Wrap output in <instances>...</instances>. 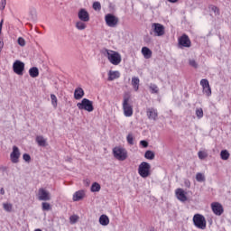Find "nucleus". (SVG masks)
<instances>
[{"label":"nucleus","mask_w":231,"mask_h":231,"mask_svg":"<svg viewBox=\"0 0 231 231\" xmlns=\"http://www.w3.org/2000/svg\"><path fill=\"white\" fill-rule=\"evenodd\" d=\"M42 210H51V206L48 202H42Z\"/></svg>","instance_id":"nucleus-37"},{"label":"nucleus","mask_w":231,"mask_h":231,"mask_svg":"<svg viewBox=\"0 0 231 231\" xmlns=\"http://www.w3.org/2000/svg\"><path fill=\"white\" fill-rule=\"evenodd\" d=\"M37 198L39 201H50L51 199V194L44 188H40L38 190Z\"/></svg>","instance_id":"nucleus-6"},{"label":"nucleus","mask_w":231,"mask_h":231,"mask_svg":"<svg viewBox=\"0 0 231 231\" xmlns=\"http://www.w3.org/2000/svg\"><path fill=\"white\" fill-rule=\"evenodd\" d=\"M6 8V0H1L0 10H5Z\"/></svg>","instance_id":"nucleus-43"},{"label":"nucleus","mask_w":231,"mask_h":231,"mask_svg":"<svg viewBox=\"0 0 231 231\" xmlns=\"http://www.w3.org/2000/svg\"><path fill=\"white\" fill-rule=\"evenodd\" d=\"M17 42H18L19 46H22V47L26 46V41L23 37H19L17 40Z\"/></svg>","instance_id":"nucleus-39"},{"label":"nucleus","mask_w":231,"mask_h":231,"mask_svg":"<svg viewBox=\"0 0 231 231\" xmlns=\"http://www.w3.org/2000/svg\"><path fill=\"white\" fill-rule=\"evenodd\" d=\"M193 223L195 226H197V228H200V230H205V228H207V220L203 215H194Z\"/></svg>","instance_id":"nucleus-5"},{"label":"nucleus","mask_w":231,"mask_h":231,"mask_svg":"<svg viewBox=\"0 0 231 231\" xmlns=\"http://www.w3.org/2000/svg\"><path fill=\"white\" fill-rule=\"evenodd\" d=\"M142 54L143 55L144 59H151L152 57V51L148 47L142 48Z\"/></svg>","instance_id":"nucleus-21"},{"label":"nucleus","mask_w":231,"mask_h":231,"mask_svg":"<svg viewBox=\"0 0 231 231\" xmlns=\"http://www.w3.org/2000/svg\"><path fill=\"white\" fill-rule=\"evenodd\" d=\"M150 89L152 91V93H159L160 89L158 88V86L152 84L150 86Z\"/></svg>","instance_id":"nucleus-40"},{"label":"nucleus","mask_w":231,"mask_h":231,"mask_svg":"<svg viewBox=\"0 0 231 231\" xmlns=\"http://www.w3.org/2000/svg\"><path fill=\"white\" fill-rule=\"evenodd\" d=\"M189 66H191V68H198V63L196 62L195 60H189Z\"/></svg>","instance_id":"nucleus-41"},{"label":"nucleus","mask_w":231,"mask_h":231,"mask_svg":"<svg viewBox=\"0 0 231 231\" xmlns=\"http://www.w3.org/2000/svg\"><path fill=\"white\" fill-rule=\"evenodd\" d=\"M196 180H197V181H199V183H203V181L206 180L205 174H203L201 172H198L196 174Z\"/></svg>","instance_id":"nucleus-29"},{"label":"nucleus","mask_w":231,"mask_h":231,"mask_svg":"<svg viewBox=\"0 0 231 231\" xmlns=\"http://www.w3.org/2000/svg\"><path fill=\"white\" fill-rule=\"evenodd\" d=\"M106 58L113 66H118L122 62V55L117 51L106 49Z\"/></svg>","instance_id":"nucleus-1"},{"label":"nucleus","mask_w":231,"mask_h":231,"mask_svg":"<svg viewBox=\"0 0 231 231\" xmlns=\"http://www.w3.org/2000/svg\"><path fill=\"white\" fill-rule=\"evenodd\" d=\"M220 157H221V160H228V158H230V152H228L226 150H222L220 152Z\"/></svg>","instance_id":"nucleus-26"},{"label":"nucleus","mask_w":231,"mask_h":231,"mask_svg":"<svg viewBox=\"0 0 231 231\" xmlns=\"http://www.w3.org/2000/svg\"><path fill=\"white\" fill-rule=\"evenodd\" d=\"M23 158L24 162H30L31 160H32V157H31L30 154H28V153H24V154L23 155Z\"/></svg>","instance_id":"nucleus-42"},{"label":"nucleus","mask_w":231,"mask_h":231,"mask_svg":"<svg viewBox=\"0 0 231 231\" xmlns=\"http://www.w3.org/2000/svg\"><path fill=\"white\" fill-rule=\"evenodd\" d=\"M36 143L40 147H46L48 145V142L46 141V139H44V136L42 135L36 136Z\"/></svg>","instance_id":"nucleus-19"},{"label":"nucleus","mask_w":231,"mask_h":231,"mask_svg":"<svg viewBox=\"0 0 231 231\" xmlns=\"http://www.w3.org/2000/svg\"><path fill=\"white\" fill-rule=\"evenodd\" d=\"M29 75L32 79H36V77H39V69L37 67H32L29 69Z\"/></svg>","instance_id":"nucleus-25"},{"label":"nucleus","mask_w":231,"mask_h":231,"mask_svg":"<svg viewBox=\"0 0 231 231\" xmlns=\"http://www.w3.org/2000/svg\"><path fill=\"white\" fill-rule=\"evenodd\" d=\"M77 107L79 111H88V113H93L95 111V106H93V101L83 98L81 102L77 104Z\"/></svg>","instance_id":"nucleus-2"},{"label":"nucleus","mask_w":231,"mask_h":231,"mask_svg":"<svg viewBox=\"0 0 231 231\" xmlns=\"http://www.w3.org/2000/svg\"><path fill=\"white\" fill-rule=\"evenodd\" d=\"M84 97V89L82 88H78L74 91V98L75 100H80Z\"/></svg>","instance_id":"nucleus-18"},{"label":"nucleus","mask_w":231,"mask_h":231,"mask_svg":"<svg viewBox=\"0 0 231 231\" xmlns=\"http://www.w3.org/2000/svg\"><path fill=\"white\" fill-rule=\"evenodd\" d=\"M51 105L53 106V107H57V96H55L54 94L51 95Z\"/></svg>","instance_id":"nucleus-35"},{"label":"nucleus","mask_w":231,"mask_h":231,"mask_svg":"<svg viewBox=\"0 0 231 231\" xmlns=\"http://www.w3.org/2000/svg\"><path fill=\"white\" fill-rule=\"evenodd\" d=\"M13 69L16 75H23L24 71V62L17 60L13 64Z\"/></svg>","instance_id":"nucleus-11"},{"label":"nucleus","mask_w":231,"mask_h":231,"mask_svg":"<svg viewBox=\"0 0 231 231\" xmlns=\"http://www.w3.org/2000/svg\"><path fill=\"white\" fill-rule=\"evenodd\" d=\"M77 30H86L87 25L86 23L82 22V20L76 23Z\"/></svg>","instance_id":"nucleus-27"},{"label":"nucleus","mask_w":231,"mask_h":231,"mask_svg":"<svg viewBox=\"0 0 231 231\" xmlns=\"http://www.w3.org/2000/svg\"><path fill=\"white\" fill-rule=\"evenodd\" d=\"M116 79H120V72L117 70L116 71L110 70L108 73V80L113 81Z\"/></svg>","instance_id":"nucleus-22"},{"label":"nucleus","mask_w":231,"mask_h":231,"mask_svg":"<svg viewBox=\"0 0 231 231\" xmlns=\"http://www.w3.org/2000/svg\"><path fill=\"white\" fill-rule=\"evenodd\" d=\"M211 10L212 12H214V14H217V15H219V8H217V6L212 5Z\"/></svg>","instance_id":"nucleus-44"},{"label":"nucleus","mask_w":231,"mask_h":231,"mask_svg":"<svg viewBox=\"0 0 231 231\" xmlns=\"http://www.w3.org/2000/svg\"><path fill=\"white\" fill-rule=\"evenodd\" d=\"M132 86L134 91H138V89L140 88V79H138L137 77L132 78Z\"/></svg>","instance_id":"nucleus-24"},{"label":"nucleus","mask_w":231,"mask_h":231,"mask_svg":"<svg viewBox=\"0 0 231 231\" xmlns=\"http://www.w3.org/2000/svg\"><path fill=\"white\" fill-rule=\"evenodd\" d=\"M3 208L4 210H5V212H12V210L14 209V205L10 203H4Z\"/></svg>","instance_id":"nucleus-31"},{"label":"nucleus","mask_w":231,"mask_h":231,"mask_svg":"<svg viewBox=\"0 0 231 231\" xmlns=\"http://www.w3.org/2000/svg\"><path fill=\"white\" fill-rule=\"evenodd\" d=\"M114 158L118 160L119 162H125L127 160V150L122 147H115L113 149Z\"/></svg>","instance_id":"nucleus-3"},{"label":"nucleus","mask_w":231,"mask_h":231,"mask_svg":"<svg viewBox=\"0 0 231 231\" xmlns=\"http://www.w3.org/2000/svg\"><path fill=\"white\" fill-rule=\"evenodd\" d=\"M0 45H1V47H3V46H5V43L2 41H0Z\"/></svg>","instance_id":"nucleus-51"},{"label":"nucleus","mask_w":231,"mask_h":231,"mask_svg":"<svg viewBox=\"0 0 231 231\" xmlns=\"http://www.w3.org/2000/svg\"><path fill=\"white\" fill-rule=\"evenodd\" d=\"M30 14L32 19H37V12H35V10H32Z\"/></svg>","instance_id":"nucleus-45"},{"label":"nucleus","mask_w":231,"mask_h":231,"mask_svg":"<svg viewBox=\"0 0 231 231\" xmlns=\"http://www.w3.org/2000/svg\"><path fill=\"white\" fill-rule=\"evenodd\" d=\"M84 183H85L86 187H89V184L91 183V181L88 179H87L84 180Z\"/></svg>","instance_id":"nucleus-47"},{"label":"nucleus","mask_w":231,"mask_h":231,"mask_svg":"<svg viewBox=\"0 0 231 231\" xmlns=\"http://www.w3.org/2000/svg\"><path fill=\"white\" fill-rule=\"evenodd\" d=\"M190 39L187 34H183L180 38H179V48H190Z\"/></svg>","instance_id":"nucleus-12"},{"label":"nucleus","mask_w":231,"mask_h":231,"mask_svg":"<svg viewBox=\"0 0 231 231\" xmlns=\"http://www.w3.org/2000/svg\"><path fill=\"white\" fill-rule=\"evenodd\" d=\"M2 31H3V20L0 22V35Z\"/></svg>","instance_id":"nucleus-48"},{"label":"nucleus","mask_w":231,"mask_h":231,"mask_svg":"<svg viewBox=\"0 0 231 231\" xmlns=\"http://www.w3.org/2000/svg\"><path fill=\"white\" fill-rule=\"evenodd\" d=\"M78 17L83 23H88V21H89V13H88L86 9H80L79 14H78Z\"/></svg>","instance_id":"nucleus-15"},{"label":"nucleus","mask_w":231,"mask_h":231,"mask_svg":"<svg viewBox=\"0 0 231 231\" xmlns=\"http://www.w3.org/2000/svg\"><path fill=\"white\" fill-rule=\"evenodd\" d=\"M146 115H147V117L149 118V120L156 121L158 118V110H156L152 107L147 108Z\"/></svg>","instance_id":"nucleus-16"},{"label":"nucleus","mask_w":231,"mask_h":231,"mask_svg":"<svg viewBox=\"0 0 231 231\" xmlns=\"http://www.w3.org/2000/svg\"><path fill=\"white\" fill-rule=\"evenodd\" d=\"M176 196L179 201H182V203L187 201V195H185V191L182 189H176Z\"/></svg>","instance_id":"nucleus-17"},{"label":"nucleus","mask_w":231,"mask_h":231,"mask_svg":"<svg viewBox=\"0 0 231 231\" xmlns=\"http://www.w3.org/2000/svg\"><path fill=\"white\" fill-rule=\"evenodd\" d=\"M126 140L129 145H134V137L133 136V134H128V135L126 136Z\"/></svg>","instance_id":"nucleus-32"},{"label":"nucleus","mask_w":231,"mask_h":231,"mask_svg":"<svg viewBox=\"0 0 231 231\" xmlns=\"http://www.w3.org/2000/svg\"><path fill=\"white\" fill-rule=\"evenodd\" d=\"M211 208L216 216H221V214H223V206L219 202H213Z\"/></svg>","instance_id":"nucleus-14"},{"label":"nucleus","mask_w":231,"mask_h":231,"mask_svg":"<svg viewBox=\"0 0 231 231\" xmlns=\"http://www.w3.org/2000/svg\"><path fill=\"white\" fill-rule=\"evenodd\" d=\"M0 194H1L2 196H5V189H4V188H2V189H0Z\"/></svg>","instance_id":"nucleus-49"},{"label":"nucleus","mask_w":231,"mask_h":231,"mask_svg":"<svg viewBox=\"0 0 231 231\" xmlns=\"http://www.w3.org/2000/svg\"><path fill=\"white\" fill-rule=\"evenodd\" d=\"M92 8L96 11L97 10L100 11V10H102V5H100V2H94Z\"/></svg>","instance_id":"nucleus-34"},{"label":"nucleus","mask_w":231,"mask_h":231,"mask_svg":"<svg viewBox=\"0 0 231 231\" xmlns=\"http://www.w3.org/2000/svg\"><path fill=\"white\" fill-rule=\"evenodd\" d=\"M105 21L110 28H115V26L118 24V17L115 16L112 14H107L105 16Z\"/></svg>","instance_id":"nucleus-9"},{"label":"nucleus","mask_w":231,"mask_h":231,"mask_svg":"<svg viewBox=\"0 0 231 231\" xmlns=\"http://www.w3.org/2000/svg\"><path fill=\"white\" fill-rule=\"evenodd\" d=\"M198 156H199V160H205V158H207L208 156V153H207V152L199 151L198 152Z\"/></svg>","instance_id":"nucleus-33"},{"label":"nucleus","mask_w":231,"mask_h":231,"mask_svg":"<svg viewBox=\"0 0 231 231\" xmlns=\"http://www.w3.org/2000/svg\"><path fill=\"white\" fill-rule=\"evenodd\" d=\"M99 223L102 226H107V225H109V217H107V215H101L99 217Z\"/></svg>","instance_id":"nucleus-23"},{"label":"nucleus","mask_w":231,"mask_h":231,"mask_svg":"<svg viewBox=\"0 0 231 231\" xmlns=\"http://www.w3.org/2000/svg\"><path fill=\"white\" fill-rule=\"evenodd\" d=\"M152 28L157 37H162V35H165V27L162 24L152 23Z\"/></svg>","instance_id":"nucleus-10"},{"label":"nucleus","mask_w":231,"mask_h":231,"mask_svg":"<svg viewBox=\"0 0 231 231\" xmlns=\"http://www.w3.org/2000/svg\"><path fill=\"white\" fill-rule=\"evenodd\" d=\"M85 195L86 193L84 192V190L76 191L73 195V201H80V199H84Z\"/></svg>","instance_id":"nucleus-20"},{"label":"nucleus","mask_w":231,"mask_h":231,"mask_svg":"<svg viewBox=\"0 0 231 231\" xmlns=\"http://www.w3.org/2000/svg\"><path fill=\"white\" fill-rule=\"evenodd\" d=\"M100 185L98 182H94L90 188L91 192H100Z\"/></svg>","instance_id":"nucleus-28"},{"label":"nucleus","mask_w":231,"mask_h":231,"mask_svg":"<svg viewBox=\"0 0 231 231\" xmlns=\"http://www.w3.org/2000/svg\"><path fill=\"white\" fill-rule=\"evenodd\" d=\"M21 157V152L17 146L13 147V152L10 154L11 162L13 163H19V158Z\"/></svg>","instance_id":"nucleus-13"},{"label":"nucleus","mask_w":231,"mask_h":231,"mask_svg":"<svg viewBox=\"0 0 231 231\" xmlns=\"http://www.w3.org/2000/svg\"><path fill=\"white\" fill-rule=\"evenodd\" d=\"M138 173L141 178H149V176H151V164H149V162H143L139 165Z\"/></svg>","instance_id":"nucleus-4"},{"label":"nucleus","mask_w":231,"mask_h":231,"mask_svg":"<svg viewBox=\"0 0 231 231\" xmlns=\"http://www.w3.org/2000/svg\"><path fill=\"white\" fill-rule=\"evenodd\" d=\"M125 116H133V106L129 104V97H125L123 101Z\"/></svg>","instance_id":"nucleus-7"},{"label":"nucleus","mask_w":231,"mask_h":231,"mask_svg":"<svg viewBox=\"0 0 231 231\" xmlns=\"http://www.w3.org/2000/svg\"><path fill=\"white\" fill-rule=\"evenodd\" d=\"M69 221H70L71 225H75V223H77V221H79V216H77V215L70 216Z\"/></svg>","instance_id":"nucleus-38"},{"label":"nucleus","mask_w":231,"mask_h":231,"mask_svg":"<svg viewBox=\"0 0 231 231\" xmlns=\"http://www.w3.org/2000/svg\"><path fill=\"white\" fill-rule=\"evenodd\" d=\"M144 158H146V160H154L153 152L151 150L146 151L144 153Z\"/></svg>","instance_id":"nucleus-30"},{"label":"nucleus","mask_w":231,"mask_h":231,"mask_svg":"<svg viewBox=\"0 0 231 231\" xmlns=\"http://www.w3.org/2000/svg\"><path fill=\"white\" fill-rule=\"evenodd\" d=\"M140 143H141V145H143V147H149V143H147V141H141Z\"/></svg>","instance_id":"nucleus-46"},{"label":"nucleus","mask_w":231,"mask_h":231,"mask_svg":"<svg viewBox=\"0 0 231 231\" xmlns=\"http://www.w3.org/2000/svg\"><path fill=\"white\" fill-rule=\"evenodd\" d=\"M195 114L199 120L201 119V117L203 116V108H197Z\"/></svg>","instance_id":"nucleus-36"},{"label":"nucleus","mask_w":231,"mask_h":231,"mask_svg":"<svg viewBox=\"0 0 231 231\" xmlns=\"http://www.w3.org/2000/svg\"><path fill=\"white\" fill-rule=\"evenodd\" d=\"M169 3H178V0H167Z\"/></svg>","instance_id":"nucleus-50"},{"label":"nucleus","mask_w":231,"mask_h":231,"mask_svg":"<svg viewBox=\"0 0 231 231\" xmlns=\"http://www.w3.org/2000/svg\"><path fill=\"white\" fill-rule=\"evenodd\" d=\"M2 50H3V47H1V45H0V53H1Z\"/></svg>","instance_id":"nucleus-52"},{"label":"nucleus","mask_w":231,"mask_h":231,"mask_svg":"<svg viewBox=\"0 0 231 231\" xmlns=\"http://www.w3.org/2000/svg\"><path fill=\"white\" fill-rule=\"evenodd\" d=\"M200 86L202 87L203 94L206 95V97H211L212 88H210V83L208 82V79H201Z\"/></svg>","instance_id":"nucleus-8"}]
</instances>
